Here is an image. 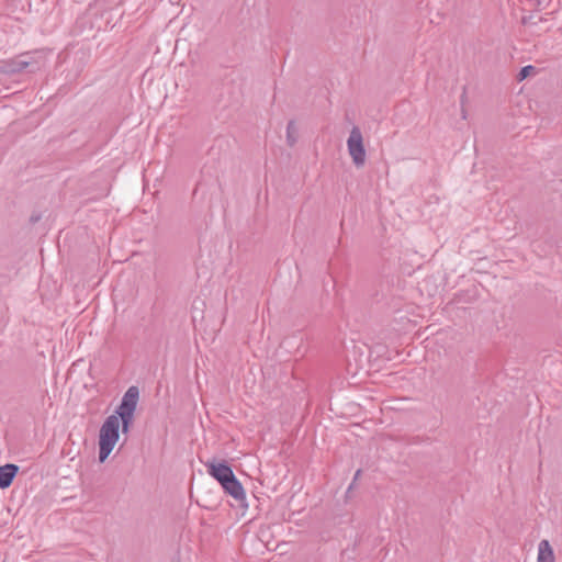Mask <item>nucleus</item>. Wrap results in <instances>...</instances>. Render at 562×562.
I'll list each match as a JSON object with an SVG mask.
<instances>
[{
  "label": "nucleus",
  "mask_w": 562,
  "mask_h": 562,
  "mask_svg": "<svg viewBox=\"0 0 562 562\" xmlns=\"http://www.w3.org/2000/svg\"><path fill=\"white\" fill-rule=\"evenodd\" d=\"M347 145L355 165H363L366 160V149L362 143V135L358 127L351 130Z\"/></svg>",
  "instance_id": "39448f33"
},
{
  "label": "nucleus",
  "mask_w": 562,
  "mask_h": 562,
  "mask_svg": "<svg viewBox=\"0 0 562 562\" xmlns=\"http://www.w3.org/2000/svg\"><path fill=\"white\" fill-rule=\"evenodd\" d=\"M360 475H361V470H357L355 473L353 480H352L351 484L349 485L348 490H351L353 487L356 481L359 479Z\"/></svg>",
  "instance_id": "9d476101"
},
{
  "label": "nucleus",
  "mask_w": 562,
  "mask_h": 562,
  "mask_svg": "<svg viewBox=\"0 0 562 562\" xmlns=\"http://www.w3.org/2000/svg\"><path fill=\"white\" fill-rule=\"evenodd\" d=\"M297 139V128L294 121H290L286 126V140L290 146H293Z\"/></svg>",
  "instance_id": "6e6552de"
},
{
  "label": "nucleus",
  "mask_w": 562,
  "mask_h": 562,
  "mask_svg": "<svg viewBox=\"0 0 562 562\" xmlns=\"http://www.w3.org/2000/svg\"><path fill=\"white\" fill-rule=\"evenodd\" d=\"M120 438L119 416H109L100 428L99 461L103 463Z\"/></svg>",
  "instance_id": "7ed1b4c3"
},
{
  "label": "nucleus",
  "mask_w": 562,
  "mask_h": 562,
  "mask_svg": "<svg viewBox=\"0 0 562 562\" xmlns=\"http://www.w3.org/2000/svg\"><path fill=\"white\" fill-rule=\"evenodd\" d=\"M41 68L40 55L35 53H22L13 58L0 60V78L11 77L22 74L26 69L29 72H36Z\"/></svg>",
  "instance_id": "f03ea898"
},
{
  "label": "nucleus",
  "mask_w": 562,
  "mask_h": 562,
  "mask_svg": "<svg viewBox=\"0 0 562 562\" xmlns=\"http://www.w3.org/2000/svg\"><path fill=\"white\" fill-rule=\"evenodd\" d=\"M554 553L548 540L543 539L538 544L537 562H554Z\"/></svg>",
  "instance_id": "0eeeda50"
},
{
  "label": "nucleus",
  "mask_w": 562,
  "mask_h": 562,
  "mask_svg": "<svg viewBox=\"0 0 562 562\" xmlns=\"http://www.w3.org/2000/svg\"><path fill=\"white\" fill-rule=\"evenodd\" d=\"M19 467L13 463H7L0 467V488H8L19 472Z\"/></svg>",
  "instance_id": "423d86ee"
},
{
  "label": "nucleus",
  "mask_w": 562,
  "mask_h": 562,
  "mask_svg": "<svg viewBox=\"0 0 562 562\" xmlns=\"http://www.w3.org/2000/svg\"><path fill=\"white\" fill-rule=\"evenodd\" d=\"M40 220V216H32L31 217V222L35 223Z\"/></svg>",
  "instance_id": "9b49d317"
},
{
  "label": "nucleus",
  "mask_w": 562,
  "mask_h": 562,
  "mask_svg": "<svg viewBox=\"0 0 562 562\" xmlns=\"http://www.w3.org/2000/svg\"><path fill=\"white\" fill-rule=\"evenodd\" d=\"M139 398V391L137 386H131L127 389L122 397L121 404L117 406L115 414L112 416H119V422H122V432L127 434L133 424L134 413L137 407Z\"/></svg>",
  "instance_id": "20e7f679"
},
{
  "label": "nucleus",
  "mask_w": 562,
  "mask_h": 562,
  "mask_svg": "<svg viewBox=\"0 0 562 562\" xmlns=\"http://www.w3.org/2000/svg\"><path fill=\"white\" fill-rule=\"evenodd\" d=\"M204 465L209 475L215 479L227 494L235 499H244V486L239 480H237L232 468L225 461H218L213 458L205 461Z\"/></svg>",
  "instance_id": "f257e3e1"
},
{
  "label": "nucleus",
  "mask_w": 562,
  "mask_h": 562,
  "mask_svg": "<svg viewBox=\"0 0 562 562\" xmlns=\"http://www.w3.org/2000/svg\"><path fill=\"white\" fill-rule=\"evenodd\" d=\"M532 71H535V67L531 65L522 67L518 74V79L519 80L526 79Z\"/></svg>",
  "instance_id": "1a4fd4ad"
}]
</instances>
